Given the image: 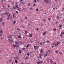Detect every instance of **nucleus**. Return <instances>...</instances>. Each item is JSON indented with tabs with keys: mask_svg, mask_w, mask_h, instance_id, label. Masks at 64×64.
Listing matches in <instances>:
<instances>
[{
	"mask_svg": "<svg viewBox=\"0 0 64 64\" xmlns=\"http://www.w3.org/2000/svg\"><path fill=\"white\" fill-rule=\"evenodd\" d=\"M19 36H18V38H22L21 37V36H20V35H19Z\"/></svg>",
	"mask_w": 64,
	"mask_h": 64,
	"instance_id": "nucleus-5",
	"label": "nucleus"
},
{
	"mask_svg": "<svg viewBox=\"0 0 64 64\" xmlns=\"http://www.w3.org/2000/svg\"><path fill=\"white\" fill-rule=\"evenodd\" d=\"M62 26L60 25L59 27H60V28H61V27H62Z\"/></svg>",
	"mask_w": 64,
	"mask_h": 64,
	"instance_id": "nucleus-39",
	"label": "nucleus"
},
{
	"mask_svg": "<svg viewBox=\"0 0 64 64\" xmlns=\"http://www.w3.org/2000/svg\"><path fill=\"white\" fill-rule=\"evenodd\" d=\"M55 52H56V53H58V51L57 50H56Z\"/></svg>",
	"mask_w": 64,
	"mask_h": 64,
	"instance_id": "nucleus-19",
	"label": "nucleus"
},
{
	"mask_svg": "<svg viewBox=\"0 0 64 64\" xmlns=\"http://www.w3.org/2000/svg\"><path fill=\"white\" fill-rule=\"evenodd\" d=\"M18 11H20V10H18Z\"/></svg>",
	"mask_w": 64,
	"mask_h": 64,
	"instance_id": "nucleus-64",
	"label": "nucleus"
},
{
	"mask_svg": "<svg viewBox=\"0 0 64 64\" xmlns=\"http://www.w3.org/2000/svg\"><path fill=\"white\" fill-rule=\"evenodd\" d=\"M18 8L19 9V10H20L21 9V8L20 7H18Z\"/></svg>",
	"mask_w": 64,
	"mask_h": 64,
	"instance_id": "nucleus-25",
	"label": "nucleus"
},
{
	"mask_svg": "<svg viewBox=\"0 0 64 64\" xmlns=\"http://www.w3.org/2000/svg\"><path fill=\"white\" fill-rule=\"evenodd\" d=\"M15 15V14H14L12 15V16H13V18H14V16Z\"/></svg>",
	"mask_w": 64,
	"mask_h": 64,
	"instance_id": "nucleus-24",
	"label": "nucleus"
},
{
	"mask_svg": "<svg viewBox=\"0 0 64 64\" xmlns=\"http://www.w3.org/2000/svg\"><path fill=\"white\" fill-rule=\"evenodd\" d=\"M64 35V32H62L61 33V34H60V36H62Z\"/></svg>",
	"mask_w": 64,
	"mask_h": 64,
	"instance_id": "nucleus-1",
	"label": "nucleus"
},
{
	"mask_svg": "<svg viewBox=\"0 0 64 64\" xmlns=\"http://www.w3.org/2000/svg\"><path fill=\"white\" fill-rule=\"evenodd\" d=\"M15 62L16 63H18V61H17V60H15Z\"/></svg>",
	"mask_w": 64,
	"mask_h": 64,
	"instance_id": "nucleus-9",
	"label": "nucleus"
},
{
	"mask_svg": "<svg viewBox=\"0 0 64 64\" xmlns=\"http://www.w3.org/2000/svg\"><path fill=\"white\" fill-rule=\"evenodd\" d=\"M30 42L31 43H33V41H32V40H30Z\"/></svg>",
	"mask_w": 64,
	"mask_h": 64,
	"instance_id": "nucleus-16",
	"label": "nucleus"
},
{
	"mask_svg": "<svg viewBox=\"0 0 64 64\" xmlns=\"http://www.w3.org/2000/svg\"><path fill=\"white\" fill-rule=\"evenodd\" d=\"M26 48H23L22 49V50H25V49Z\"/></svg>",
	"mask_w": 64,
	"mask_h": 64,
	"instance_id": "nucleus-41",
	"label": "nucleus"
},
{
	"mask_svg": "<svg viewBox=\"0 0 64 64\" xmlns=\"http://www.w3.org/2000/svg\"><path fill=\"white\" fill-rule=\"evenodd\" d=\"M10 62H11V60H10Z\"/></svg>",
	"mask_w": 64,
	"mask_h": 64,
	"instance_id": "nucleus-50",
	"label": "nucleus"
},
{
	"mask_svg": "<svg viewBox=\"0 0 64 64\" xmlns=\"http://www.w3.org/2000/svg\"><path fill=\"white\" fill-rule=\"evenodd\" d=\"M47 3L48 4L49 3V1H48H48H47Z\"/></svg>",
	"mask_w": 64,
	"mask_h": 64,
	"instance_id": "nucleus-33",
	"label": "nucleus"
},
{
	"mask_svg": "<svg viewBox=\"0 0 64 64\" xmlns=\"http://www.w3.org/2000/svg\"><path fill=\"white\" fill-rule=\"evenodd\" d=\"M60 54H62V52H60Z\"/></svg>",
	"mask_w": 64,
	"mask_h": 64,
	"instance_id": "nucleus-55",
	"label": "nucleus"
},
{
	"mask_svg": "<svg viewBox=\"0 0 64 64\" xmlns=\"http://www.w3.org/2000/svg\"><path fill=\"white\" fill-rule=\"evenodd\" d=\"M34 3H36V0H34Z\"/></svg>",
	"mask_w": 64,
	"mask_h": 64,
	"instance_id": "nucleus-40",
	"label": "nucleus"
},
{
	"mask_svg": "<svg viewBox=\"0 0 64 64\" xmlns=\"http://www.w3.org/2000/svg\"><path fill=\"white\" fill-rule=\"evenodd\" d=\"M16 3L15 4V5H17V4H18V2H16Z\"/></svg>",
	"mask_w": 64,
	"mask_h": 64,
	"instance_id": "nucleus-32",
	"label": "nucleus"
},
{
	"mask_svg": "<svg viewBox=\"0 0 64 64\" xmlns=\"http://www.w3.org/2000/svg\"><path fill=\"white\" fill-rule=\"evenodd\" d=\"M32 36H33V35H32V34H30V37H32Z\"/></svg>",
	"mask_w": 64,
	"mask_h": 64,
	"instance_id": "nucleus-10",
	"label": "nucleus"
},
{
	"mask_svg": "<svg viewBox=\"0 0 64 64\" xmlns=\"http://www.w3.org/2000/svg\"><path fill=\"white\" fill-rule=\"evenodd\" d=\"M16 21H14V24H15L16 23Z\"/></svg>",
	"mask_w": 64,
	"mask_h": 64,
	"instance_id": "nucleus-34",
	"label": "nucleus"
},
{
	"mask_svg": "<svg viewBox=\"0 0 64 64\" xmlns=\"http://www.w3.org/2000/svg\"><path fill=\"white\" fill-rule=\"evenodd\" d=\"M47 54V55L48 56L49 55V54Z\"/></svg>",
	"mask_w": 64,
	"mask_h": 64,
	"instance_id": "nucleus-62",
	"label": "nucleus"
},
{
	"mask_svg": "<svg viewBox=\"0 0 64 64\" xmlns=\"http://www.w3.org/2000/svg\"><path fill=\"white\" fill-rule=\"evenodd\" d=\"M48 0H45L44 1V2H45V3H46V2H47V1Z\"/></svg>",
	"mask_w": 64,
	"mask_h": 64,
	"instance_id": "nucleus-21",
	"label": "nucleus"
},
{
	"mask_svg": "<svg viewBox=\"0 0 64 64\" xmlns=\"http://www.w3.org/2000/svg\"><path fill=\"white\" fill-rule=\"evenodd\" d=\"M2 2H3V0H2Z\"/></svg>",
	"mask_w": 64,
	"mask_h": 64,
	"instance_id": "nucleus-63",
	"label": "nucleus"
},
{
	"mask_svg": "<svg viewBox=\"0 0 64 64\" xmlns=\"http://www.w3.org/2000/svg\"><path fill=\"white\" fill-rule=\"evenodd\" d=\"M57 23H58V22H56V24H57Z\"/></svg>",
	"mask_w": 64,
	"mask_h": 64,
	"instance_id": "nucleus-61",
	"label": "nucleus"
},
{
	"mask_svg": "<svg viewBox=\"0 0 64 64\" xmlns=\"http://www.w3.org/2000/svg\"><path fill=\"white\" fill-rule=\"evenodd\" d=\"M19 52L20 54H21V53H22V51H21V50H20L19 51Z\"/></svg>",
	"mask_w": 64,
	"mask_h": 64,
	"instance_id": "nucleus-6",
	"label": "nucleus"
},
{
	"mask_svg": "<svg viewBox=\"0 0 64 64\" xmlns=\"http://www.w3.org/2000/svg\"><path fill=\"white\" fill-rule=\"evenodd\" d=\"M56 18H58H58H59V16H58Z\"/></svg>",
	"mask_w": 64,
	"mask_h": 64,
	"instance_id": "nucleus-36",
	"label": "nucleus"
},
{
	"mask_svg": "<svg viewBox=\"0 0 64 64\" xmlns=\"http://www.w3.org/2000/svg\"><path fill=\"white\" fill-rule=\"evenodd\" d=\"M17 30H20V29L19 28H17Z\"/></svg>",
	"mask_w": 64,
	"mask_h": 64,
	"instance_id": "nucleus-47",
	"label": "nucleus"
},
{
	"mask_svg": "<svg viewBox=\"0 0 64 64\" xmlns=\"http://www.w3.org/2000/svg\"><path fill=\"white\" fill-rule=\"evenodd\" d=\"M36 63H37V64H40V62H36Z\"/></svg>",
	"mask_w": 64,
	"mask_h": 64,
	"instance_id": "nucleus-20",
	"label": "nucleus"
},
{
	"mask_svg": "<svg viewBox=\"0 0 64 64\" xmlns=\"http://www.w3.org/2000/svg\"><path fill=\"white\" fill-rule=\"evenodd\" d=\"M51 19L50 18H48V20L49 21H50V20H51Z\"/></svg>",
	"mask_w": 64,
	"mask_h": 64,
	"instance_id": "nucleus-17",
	"label": "nucleus"
},
{
	"mask_svg": "<svg viewBox=\"0 0 64 64\" xmlns=\"http://www.w3.org/2000/svg\"><path fill=\"white\" fill-rule=\"evenodd\" d=\"M20 43H22V42L20 41Z\"/></svg>",
	"mask_w": 64,
	"mask_h": 64,
	"instance_id": "nucleus-56",
	"label": "nucleus"
},
{
	"mask_svg": "<svg viewBox=\"0 0 64 64\" xmlns=\"http://www.w3.org/2000/svg\"><path fill=\"white\" fill-rule=\"evenodd\" d=\"M36 47V46H34V49H35Z\"/></svg>",
	"mask_w": 64,
	"mask_h": 64,
	"instance_id": "nucleus-43",
	"label": "nucleus"
},
{
	"mask_svg": "<svg viewBox=\"0 0 64 64\" xmlns=\"http://www.w3.org/2000/svg\"><path fill=\"white\" fill-rule=\"evenodd\" d=\"M9 18H10V17H8V18H7V20H9Z\"/></svg>",
	"mask_w": 64,
	"mask_h": 64,
	"instance_id": "nucleus-37",
	"label": "nucleus"
},
{
	"mask_svg": "<svg viewBox=\"0 0 64 64\" xmlns=\"http://www.w3.org/2000/svg\"><path fill=\"white\" fill-rule=\"evenodd\" d=\"M50 62L51 63H52V62H53V61H52L51 60H50Z\"/></svg>",
	"mask_w": 64,
	"mask_h": 64,
	"instance_id": "nucleus-26",
	"label": "nucleus"
},
{
	"mask_svg": "<svg viewBox=\"0 0 64 64\" xmlns=\"http://www.w3.org/2000/svg\"><path fill=\"white\" fill-rule=\"evenodd\" d=\"M36 48H39V46H36Z\"/></svg>",
	"mask_w": 64,
	"mask_h": 64,
	"instance_id": "nucleus-38",
	"label": "nucleus"
},
{
	"mask_svg": "<svg viewBox=\"0 0 64 64\" xmlns=\"http://www.w3.org/2000/svg\"><path fill=\"white\" fill-rule=\"evenodd\" d=\"M13 45L14 46V47H15V45L14 44H13Z\"/></svg>",
	"mask_w": 64,
	"mask_h": 64,
	"instance_id": "nucleus-48",
	"label": "nucleus"
},
{
	"mask_svg": "<svg viewBox=\"0 0 64 64\" xmlns=\"http://www.w3.org/2000/svg\"><path fill=\"white\" fill-rule=\"evenodd\" d=\"M53 45H54V46H55V47H56V48L58 47V46H57V45H58L57 44H56V43H53Z\"/></svg>",
	"mask_w": 64,
	"mask_h": 64,
	"instance_id": "nucleus-2",
	"label": "nucleus"
},
{
	"mask_svg": "<svg viewBox=\"0 0 64 64\" xmlns=\"http://www.w3.org/2000/svg\"><path fill=\"white\" fill-rule=\"evenodd\" d=\"M24 19H27V17H25L24 18Z\"/></svg>",
	"mask_w": 64,
	"mask_h": 64,
	"instance_id": "nucleus-46",
	"label": "nucleus"
},
{
	"mask_svg": "<svg viewBox=\"0 0 64 64\" xmlns=\"http://www.w3.org/2000/svg\"><path fill=\"white\" fill-rule=\"evenodd\" d=\"M8 40H9L10 42H11V39H8Z\"/></svg>",
	"mask_w": 64,
	"mask_h": 64,
	"instance_id": "nucleus-23",
	"label": "nucleus"
},
{
	"mask_svg": "<svg viewBox=\"0 0 64 64\" xmlns=\"http://www.w3.org/2000/svg\"><path fill=\"white\" fill-rule=\"evenodd\" d=\"M47 43H49V41H48V40H47Z\"/></svg>",
	"mask_w": 64,
	"mask_h": 64,
	"instance_id": "nucleus-51",
	"label": "nucleus"
},
{
	"mask_svg": "<svg viewBox=\"0 0 64 64\" xmlns=\"http://www.w3.org/2000/svg\"><path fill=\"white\" fill-rule=\"evenodd\" d=\"M29 45H30V44H28L26 48H28L29 47Z\"/></svg>",
	"mask_w": 64,
	"mask_h": 64,
	"instance_id": "nucleus-29",
	"label": "nucleus"
},
{
	"mask_svg": "<svg viewBox=\"0 0 64 64\" xmlns=\"http://www.w3.org/2000/svg\"><path fill=\"white\" fill-rule=\"evenodd\" d=\"M15 5L16 6V8H18V5Z\"/></svg>",
	"mask_w": 64,
	"mask_h": 64,
	"instance_id": "nucleus-7",
	"label": "nucleus"
},
{
	"mask_svg": "<svg viewBox=\"0 0 64 64\" xmlns=\"http://www.w3.org/2000/svg\"><path fill=\"white\" fill-rule=\"evenodd\" d=\"M25 34H27V31H25Z\"/></svg>",
	"mask_w": 64,
	"mask_h": 64,
	"instance_id": "nucleus-30",
	"label": "nucleus"
},
{
	"mask_svg": "<svg viewBox=\"0 0 64 64\" xmlns=\"http://www.w3.org/2000/svg\"><path fill=\"white\" fill-rule=\"evenodd\" d=\"M8 38H10L11 39H12V36L11 35L9 36Z\"/></svg>",
	"mask_w": 64,
	"mask_h": 64,
	"instance_id": "nucleus-4",
	"label": "nucleus"
},
{
	"mask_svg": "<svg viewBox=\"0 0 64 64\" xmlns=\"http://www.w3.org/2000/svg\"><path fill=\"white\" fill-rule=\"evenodd\" d=\"M39 55L40 56L42 55L41 54H39Z\"/></svg>",
	"mask_w": 64,
	"mask_h": 64,
	"instance_id": "nucleus-60",
	"label": "nucleus"
},
{
	"mask_svg": "<svg viewBox=\"0 0 64 64\" xmlns=\"http://www.w3.org/2000/svg\"><path fill=\"white\" fill-rule=\"evenodd\" d=\"M16 44H18V42H16Z\"/></svg>",
	"mask_w": 64,
	"mask_h": 64,
	"instance_id": "nucleus-28",
	"label": "nucleus"
},
{
	"mask_svg": "<svg viewBox=\"0 0 64 64\" xmlns=\"http://www.w3.org/2000/svg\"><path fill=\"white\" fill-rule=\"evenodd\" d=\"M60 42H57V44L58 45V44H60Z\"/></svg>",
	"mask_w": 64,
	"mask_h": 64,
	"instance_id": "nucleus-15",
	"label": "nucleus"
},
{
	"mask_svg": "<svg viewBox=\"0 0 64 64\" xmlns=\"http://www.w3.org/2000/svg\"><path fill=\"white\" fill-rule=\"evenodd\" d=\"M46 31H45L44 32H43L42 34V35H45L46 34Z\"/></svg>",
	"mask_w": 64,
	"mask_h": 64,
	"instance_id": "nucleus-3",
	"label": "nucleus"
},
{
	"mask_svg": "<svg viewBox=\"0 0 64 64\" xmlns=\"http://www.w3.org/2000/svg\"><path fill=\"white\" fill-rule=\"evenodd\" d=\"M16 59L18 60V59H19V58H18V57H16Z\"/></svg>",
	"mask_w": 64,
	"mask_h": 64,
	"instance_id": "nucleus-42",
	"label": "nucleus"
},
{
	"mask_svg": "<svg viewBox=\"0 0 64 64\" xmlns=\"http://www.w3.org/2000/svg\"><path fill=\"white\" fill-rule=\"evenodd\" d=\"M36 11H37V12H38V8L36 9Z\"/></svg>",
	"mask_w": 64,
	"mask_h": 64,
	"instance_id": "nucleus-27",
	"label": "nucleus"
},
{
	"mask_svg": "<svg viewBox=\"0 0 64 64\" xmlns=\"http://www.w3.org/2000/svg\"><path fill=\"white\" fill-rule=\"evenodd\" d=\"M13 8L14 9H16V7H14H14H13Z\"/></svg>",
	"mask_w": 64,
	"mask_h": 64,
	"instance_id": "nucleus-35",
	"label": "nucleus"
},
{
	"mask_svg": "<svg viewBox=\"0 0 64 64\" xmlns=\"http://www.w3.org/2000/svg\"><path fill=\"white\" fill-rule=\"evenodd\" d=\"M47 56V54H44V57H46V56Z\"/></svg>",
	"mask_w": 64,
	"mask_h": 64,
	"instance_id": "nucleus-11",
	"label": "nucleus"
},
{
	"mask_svg": "<svg viewBox=\"0 0 64 64\" xmlns=\"http://www.w3.org/2000/svg\"><path fill=\"white\" fill-rule=\"evenodd\" d=\"M8 17H10V14H9L8 16Z\"/></svg>",
	"mask_w": 64,
	"mask_h": 64,
	"instance_id": "nucleus-18",
	"label": "nucleus"
},
{
	"mask_svg": "<svg viewBox=\"0 0 64 64\" xmlns=\"http://www.w3.org/2000/svg\"><path fill=\"white\" fill-rule=\"evenodd\" d=\"M2 18H0V22H2Z\"/></svg>",
	"mask_w": 64,
	"mask_h": 64,
	"instance_id": "nucleus-8",
	"label": "nucleus"
},
{
	"mask_svg": "<svg viewBox=\"0 0 64 64\" xmlns=\"http://www.w3.org/2000/svg\"><path fill=\"white\" fill-rule=\"evenodd\" d=\"M2 25H3V26H4V22H2Z\"/></svg>",
	"mask_w": 64,
	"mask_h": 64,
	"instance_id": "nucleus-12",
	"label": "nucleus"
},
{
	"mask_svg": "<svg viewBox=\"0 0 64 64\" xmlns=\"http://www.w3.org/2000/svg\"><path fill=\"white\" fill-rule=\"evenodd\" d=\"M40 62H41V63H43V62H42V61H41Z\"/></svg>",
	"mask_w": 64,
	"mask_h": 64,
	"instance_id": "nucleus-57",
	"label": "nucleus"
},
{
	"mask_svg": "<svg viewBox=\"0 0 64 64\" xmlns=\"http://www.w3.org/2000/svg\"><path fill=\"white\" fill-rule=\"evenodd\" d=\"M40 53H42L43 52V50L41 49L40 50Z\"/></svg>",
	"mask_w": 64,
	"mask_h": 64,
	"instance_id": "nucleus-14",
	"label": "nucleus"
},
{
	"mask_svg": "<svg viewBox=\"0 0 64 64\" xmlns=\"http://www.w3.org/2000/svg\"><path fill=\"white\" fill-rule=\"evenodd\" d=\"M30 10H31L32 9V8L31 7L30 8Z\"/></svg>",
	"mask_w": 64,
	"mask_h": 64,
	"instance_id": "nucleus-52",
	"label": "nucleus"
},
{
	"mask_svg": "<svg viewBox=\"0 0 64 64\" xmlns=\"http://www.w3.org/2000/svg\"><path fill=\"white\" fill-rule=\"evenodd\" d=\"M28 58V57H26V58H25V59H27V58Z\"/></svg>",
	"mask_w": 64,
	"mask_h": 64,
	"instance_id": "nucleus-49",
	"label": "nucleus"
},
{
	"mask_svg": "<svg viewBox=\"0 0 64 64\" xmlns=\"http://www.w3.org/2000/svg\"><path fill=\"white\" fill-rule=\"evenodd\" d=\"M30 4L29 3V4H28V6H30Z\"/></svg>",
	"mask_w": 64,
	"mask_h": 64,
	"instance_id": "nucleus-58",
	"label": "nucleus"
},
{
	"mask_svg": "<svg viewBox=\"0 0 64 64\" xmlns=\"http://www.w3.org/2000/svg\"><path fill=\"white\" fill-rule=\"evenodd\" d=\"M39 44L40 45H42L43 44V42H41V43H40Z\"/></svg>",
	"mask_w": 64,
	"mask_h": 64,
	"instance_id": "nucleus-13",
	"label": "nucleus"
},
{
	"mask_svg": "<svg viewBox=\"0 0 64 64\" xmlns=\"http://www.w3.org/2000/svg\"><path fill=\"white\" fill-rule=\"evenodd\" d=\"M35 5H36V4H33V6L34 7V6H35Z\"/></svg>",
	"mask_w": 64,
	"mask_h": 64,
	"instance_id": "nucleus-31",
	"label": "nucleus"
},
{
	"mask_svg": "<svg viewBox=\"0 0 64 64\" xmlns=\"http://www.w3.org/2000/svg\"><path fill=\"white\" fill-rule=\"evenodd\" d=\"M16 13H18V11H16Z\"/></svg>",
	"mask_w": 64,
	"mask_h": 64,
	"instance_id": "nucleus-44",
	"label": "nucleus"
},
{
	"mask_svg": "<svg viewBox=\"0 0 64 64\" xmlns=\"http://www.w3.org/2000/svg\"><path fill=\"white\" fill-rule=\"evenodd\" d=\"M2 33V30H1L0 31V34H1Z\"/></svg>",
	"mask_w": 64,
	"mask_h": 64,
	"instance_id": "nucleus-22",
	"label": "nucleus"
},
{
	"mask_svg": "<svg viewBox=\"0 0 64 64\" xmlns=\"http://www.w3.org/2000/svg\"><path fill=\"white\" fill-rule=\"evenodd\" d=\"M43 20H44V22L45 21V20L44 19H43Z\"/></svg>",
	"mask_w": 64,
	"mask_h": 64,
	"instance_id": "nucleus-59",
	"label": "nucleus"
},
{
	"mask_svg": "<svg viewBox=\"0 0 64 64\" xmlns=\"http://www.w3.org/2000/svg\"><path fill=\"white\" fill-rule=\"evenodd\" d=\"M38 30H39V28H38L36 29L37 31H38Z\"/></svg>",
	"mask_w": 64,
	"mask_h": 64,
	"instance_id": "nucleus-53",
	"label": "nucleus"
},
{
	"mask_svg": "<svg viewBox=\"0 0 64 64\" xmlns=\"http://www.w3.org/2000/svg\"><path fill=\"white\" fill-rule=\"evenodd\" d=\"M5 14H8V13H5Z\"/></svg>",
	"mask_w": 64,
	"mask_h": 64,
	"instance_id": "nucleus-54",
	"label": "nucleus"
},
{
	"mask_svg": "<svg viewBox=\"0 0 64 64\" xmlns=\"http://www.w3.org/2000/svg\"><path fill=\"white\" fill-rule=\"evenodd\" d=\"M27 55H28V56H29L30 55H29V54L28 53H27Z\"/></svg>",
	"mask_w": 64,
	"mask_h": 64,
	"instance_id": "nucleus-45",
	"label": "nucleus"
}]
</instances>
